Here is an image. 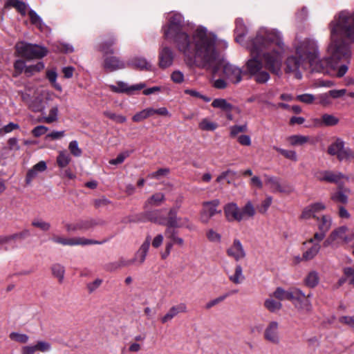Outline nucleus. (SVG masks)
<instances>
[{
	"label": "nucleus",
	"instance_id": "obj_49",
	"mask_svg": "<svg viewBox=\"0 0 354 354\" xmlns=\"http://www.w3.org/2000/svg\"><path fill=\"white\" fill-rule=\"evenodd\" d=\"M331 199L337 203L346 204L348 202V196L342 191H337L331 195Z\"/></svg>",
	"mask_w": 354,
	"mask_h": 354
},
{
	"label": "nucleus",
	"instance_id": "obj_46",
	"mask_svg": "<svg viewBox=\"0 0 354 354\" xmlns=\"http://www.w3.org/2000/svg\"><path fill=\"white\" fill-rule=\"evenodd\" d=\"M30 232L29 230L24 229L20 232L15 233L11 235H8L10 242L15 240H23L30 236Z\"/></svg>",
	"mask_w": 354,
	"mask_h": 354
},
{
	"label": "nucleus",
	"instance_id": "obj_7",
	"mask_svg": "<svg viewBox=\"0 0 354 354\" xmlns=\"http://www.w3.org/2000/svg\"><path fill=\"white\" fill-rule=\"evenodd\" d=\"M113 40L103 41L99 46V50L104 54L103 68L109 72H113L123 69L126 67V64L119 57L109 55L113 53L112 46Z\"/></svg>",
	"mask_w": 354,
	"mask_h": 354
},
{
	"label": "nucleus",
	"instance_id": "obj_45",
	"mask_svg": "<svg viewBox=\"0 0 354 354\" xmlns=\"http://www.w3.org/2000/svg\"><path fill=\"white\" fill-rule=\"evenodd\" d=\"M330 97L329 92H328L318 95L316 98L319 100V104L320 105L326 107L332 104Z\"/></svg>",
	"mask_w": 354,
	"mask_h": 354
},
{
	"label": "nucleus",
	"instance_id": "obj_61",
	"mask_svg": "<svg viewBox=\"0 0 354 354\" xmlns=\"http://www.w3.org/2000/svg\"><path fill=\"white\" fill-rule=\"evenodd\" d=\"M62 178H68V179H74L76 176L70 167H65L60 169L59 174Z\"/></svg>",
	"mask_w": 354,
	"mask_h": 354
},
{
	"label": "nucleus",
	"instance_id": "obj_15",
	"mask_svg": "<svg viewBox=\"0 0 354 354\" xmlns=\"http://www.w3.org/2000/svg\"><path fill=\"white\" fill-rule=\"evenodd\" d=\"M226 253L228 257L233 258L236 261L244 259L246 256L242 243L237 239H235L232 245L227 249Z\"/></svg>",
	"mask_w": 354,
	"mask_h": 354
},
{
	"label": "nucleus",
	"instance_id": "obj_32",
	"mask_svg": "<svg viewBox=\"0 0 354 354\" xmlns=\"http://www.w3.org/2000/svg\"><path fill=\"white\" fill-rule=\"evenodd\" d=\"M273 296L279 300H288L292 301V288L288 290H285L281 287L277 288L273 293Z\"/></svg>",
	"mask_w": 354,
	"mask_h": 354
},
{
	"label": "nucleus",
	"instance_id": "obj_18",
	"mask_svg": "<svg viewBox=\"0 0 354 354\" xmlns=\"http://www.w3.org/2000/svg\"><path fill=\"white\" fill-rule=\"evenodd\" d=\"M264 338L266 340L277 344L279 342V324L277 322H271L265 329Z\"/></svg>",
	"mask_w": 354,
	"mask_h": 354
},
{
	"label": "nucleus",
	"instance_id": "obj_47",
	"mask_svg": "<svg viewBox=\"0 0 354 354\" xmlns=\"http://www.w3.org/2000/svg\"><path fill=\"white\" fill-rule=\"evenodd\" d=\"M44 64H43V62H38L36 64L27 66L25 68V73L28 76H30V75L34 74L35 73L39 72L40 71L44 69Z\"/></svg>",
	"mask_w": 354,
	"mask_h": 354
},
{
	"label": "nucleus",
	"instance_id": "obj_22",
	"mask_svg": "<svg viewBox=\"0 0 354 354\" xmlns=\"http://www.w3.org/2000/svg\"><path fill=\"white\" fill-rule=\"evenodd\" d=\"M187 312V306L184 303H180L176 306L171 307L169 311L161 318V322L165 324L171 321L179 313Z\"/></svg>",
	"mask_w": 354,
	"mask_h": 354
},
{
	"label": "nucleus",
	"instance_id": "obj_64",
	"mask_svg": "<svg viewBox=\"0 0 354 354\" xmlns=\"http://www.w3.org/2000/svg\"><path fill=\"white\" fill-rule=\"evenodd\" d=\"M344 274L346 278H350L349 284L354 286V268L346 267L344 268Z\"/></svg>",
	"mask_w": 354,
	"mask_h": 354
},
{
	"label": "nucleus",
	"instance_id": "obj_6",
	"mask_svg": "<svg viewBox=\"0 0 354 354\" xmlns=\"http://www.w3.org/2000/svg\"><path fill=\"white\" fill-rule=\"evenodd\" d=\"M53 93L47 90L35 89L27 87L25 91L21 92V96L29 107L35 112H40L44 110L42 96H45L46 100L50 99Z\"/></svg>",
	"mask_w": 354,
	"mask_h": 354
},
{
	"label": "nucleus",
	"instance_id": "obj_21",
	"mask_svg": "<svg viewBox=\"0 0 354 354\" xmlns=\"http://www.w3.org/2000/svg\"><path fill=\"white\" fill-rule=\"evenodd\" d=\"M139 220L142 222L150 221L160 225L164 224L163 216L160 210L147 211L140 215Z\"/></svg>",
	"mask_w": 354,
	"mask_h": 354
},
{
	"label": "nucleus",
	"instance_id": "obj_2",
	"mask_svg": "<svg viewBox=\"0 0 354 354\" xmlns=\"http://www.w3.org/2000/svg\"><path fill=\"white\" fill-rule=\"evenodd\" d=\"M246 33L247 28L243 20L236 19V41L250 53L251 57L245 63L248 73L254 76L258 83H266L270 80L269 73L263 70V63L260 59L261 57L268 70L278 76L281 75L284 56L288 50L281 32L275 28L261 27L253 38L244 42Z\"/></svg>",
	"mask_w": 354,
	"mask_h": 354
},
{
	"label": "nucleus",
	"instance_id": "obj_51",
	"mask_svg": "<svg viewBox=\"0 0 354 354\" xmlns=\"http://www.w3.org/2000/svg\"><path fill=\"white\" fill-rule=\"evenodd\" d=\"M185 93L189 95L194 97L200 98L202 99L205 102H209L211 100V98L209 97H207L205 95H202L200 92H198L196 90L194 89H185L184 91Z\"/></svg>",
	"mask_w": 354,
	"mask_h": 354
},
{
	"label": "nucleus",
	"instance_id": "obj_35",
	"mask_svg": "<svg viewBox=\"0 0 354 354\" xmlns=\"http://www.w3.org/2000/svg\"><path fill=\"white\" fill-rule=\"evenodd\" d=\"M229 279L234 284H239L245 279V277L243 274V268L241 265L237 264L236 266L234 274L230 275Z\"/></svg>",
	"mask_w": 354,
	"mask_h": 354
},
{
	"label": "nucleus",
	"instance_id": "obj_42",
	"mask_svg": "<svg viewBox=\"0 0 354 354\" xmlns=\"http://www.w3.org/2000/svg\"><path fill=\"white\" fill-rule=\"evenodd\" d=\"M264 306L270 312L274 313L281 309L282 304L273 299H268L265 301Z\"/></svg>",
	"mask_w": 354,
	"mask_h": 354
},
{
	"label": "nucleus",
	"instance_id": "obj_48",
	"mask_svg": "<svg viewBox=\"0 0 354 354\" xmlns=\"http://www.w3.org/2000/svg\"><path fill=\"white\" fill-rule=\"evenodd\" d=\"M150 111H151V117L156 114L162 116V117H167V118H170L171 116V114L170 113V112L165 106L160 107L158 109H154L153 107H150Z\"/></svg>",
	"mask_w": 354,
	"mask_h": 354
},
{
	"label": "nucleus",
	"instance_id": "obj_26",
	"mask_svg": "<svg viewBox=\"0 0 354 354\" xmlns=\"http://www.w3.org/2000/svg\"><path fill=\"white\" fill-rule=\"evenodd\" d=\"M328 152L330 155H342L348 153L344 142L341 138L335 139V142L329 146Z\"/></svg>",
	"mask_w": 354,
	"mask_h": 354
},
{
	"label": "nucleus",
	"instance_id": "obj_41",
	"mask_svg": "<svg viewBox=\"0 0 354 354\" xmlns=\"http://www.w3.org/2000/svg\"><path fill=\"white\" fill-rule=\"evenodd\" d=\"M198 127L203 131H214L218 125L207 118H203L199 122Z\"/></svg>",
	"mask_w": 354,
	"mask_h": 354
},
{
	"label": "nucleus",
	"instance_id": "obj_53",
	"mask_svg": "<svg viewBox=\"0 0 354 354\" xmlns=\"http://www.w3.org/2000/svg\"><path fill=\"white\" fill-rule=\"evenodd\" d=\"M316 97L310 93H305L297 96V100L306 104H312Z\"/></svg>",
	"mask_w": 354,
	"mask_h": 354
},
{
	"label": "nucleus",
	"instance_id": "obj_56",
	"mask_svg": "<svg viewBox=\"0 0 354 354\" xmlns=\"http://www.w3.org/2000/svg\"><path fill=\"white\" fill-rule=\"evenodd\" d=\"M68 150L72 155H80L82 153L77 140L70 142L68 145Z\"/></svg>",
	"mask_w": 354,
	"mask_h": 354
},
{
	"label": "nucleus",
	"instance_id": "obj_34",
	"mask_svg": "<svg viewBox=\"0 0 354 354\" xmlns=\"http://www.w3.org/2000/svg\"><path fill=\"white\" fill-rule=\"evenodd\" d=\"M319 277L316 271L310 272L304 279L305 285L310 288H315L319 283Z\"/></svg>",
	"mask_w": 354,
	"mask_h": 354
},
{
	"label": "nucleus",
	"instance_id": "obj_30",
	"mask_svg": "<svg viewBox=\"0 0 354 354\" xmlns=\"http://www.w3.org/2000/svg\"><path fill=\"white\" fill-rule=\"evenodd\" d=\"M288 141L292 146H302L313 142L310 137L303 135L291 136L288 138Z\"/></svg>",
	"mask_w": 354,
	"mask_h": 354
},
{
	"label": "nucleus",
	"instance_id": "obj_5",
	"mask_svg": "<svg viewBox=\"0 0 354 354\" xmlns=\"http://www.w3.org/2000/svg\"><path fill=\"white\" fill-rule=\"evenodd\" d=\"M223 212L228 222H241L247 218L253 217L256 212L250 201H248L241 209L234 202L228 203L223 207Z\"/></svg>",
	"mask_w": 354,
	"mask_h": 354
},
{
	"label": "nucleus",
	"instance_id": "obj_33",
	"mask_svg": "<svg viewBox=\"0 0 354 354\" xmlns=\"http://www.w3.org/2000/svg\"><path fill=\"white\" fill-rule=\"evenodd\" d=\"M50 270L53 277H56L58 279L59 283H62L64 278V267L59 263H55L52 265Z\"/></svg>",
	"mask_w": 354,
	"mask_h": 354
},
{
	"label": "nucleus",
	"instance_id": "obj_17",
	"mask_svg": "<svg viewBox=\"0 0 354 354\" xmlns=\"http://www.w3.org/2000/svg\"><path fill=\"white\" fill-rule=\"evenodd\" d=\"M41 113V118L39 120V122H43L47 124L55 122L59 118V106L57 104L50 105L47 110L40 111Z\"/></svg>",
	"mask_w": 354,
	"mask_h": 354
},
{
	"label": "nucleus",
	"instance_id": "obj_14",
	"mask_svg": "<svg viewBox=\"0 0 354 354\" xmlns=\"http://www.w3.org/2000/svg\"><path fill=\"white\" fill-rule=\"evenodd\" d=\"M330 239L331 241L341 240L344 243H348L354 240V232L346 226H340L330 233Z\"/></svg>",
	"mask_w": 354,
	"mask_h": 354
},
{
	"label": "nucleus",
	"instance_id": "obj_59",
	"mask_svg": "<svg viewBox=\"0 0 354 354\" xmlns=\"http://www.w3.org/2000/svg\"><path fill=\"white\" fill-rule=\"evenodd\" d=\"M65 136L64 131H53L49 133H48L46 136L47 140H59Z\"/></svg>",
	"mask_w": 354,
	"mask_h": 354
},
{
	"label": "nucleus",
	"instance_id": "obj_4",
	"mask_svg": "<svg viewBox=\"0 0 354 354\" xmlns=\"http://www.w3.org/2000/svg\"><path fill=\"white\" fill-rule=\"evenodd\" d=\"M214 49L212 56L204 64L198 62H192L189 66L207 68L211 73V82L212 86L218 89L227 87L228 82L238 84L242 80V70L219 57L220 49L227 47V43L216 36Z\"/></svg>",
	"mask_w": 354,
	"mask_h": 354
},
{
	"label": "nucleus",
	"instance_id": "obj_52",
	"mask_svg": "<svg viewBox=\"0 0 354 354\" xmlns=\"http://www.w3.org/2000/svg\"><path fill=\"white\" fill-rule=\"evenodd\" d=\"M165 199V196L162 193H156L152 195L147 201L151 205H158Z\"/></svg>",
	"mask_w": 354,
	"mask_h": 354
},
{
	"label": "nucleus",
	"instance_id": "obj_62",
	"mask_svg": "<svg viewBox=\"0 0 354 354\" xmlns=\"http://www.w3.org/2000/svg\"><path fill=\"white\" fill-rule=\"evenodd\" d=\"M171 79L174 83L180 84L184 81V75L181 71L176 70L171 74Z\"/></svg>",
	"mask_w": 354,
	"mask_h": 354
},
{
	"label": "nucleus",
	"instance_id": "obj_29",
	"mask_svg": "<svg viewBox=\"0 0 354 354\" xmlns=\"http://www.w3.org/2000/svg\"><path fill=\"white\" fill-rule=\"evenodd\" d=\"M177 227H166L165 230V235L167 239L169 240L176 245L182 247L184 245V240L183 238L178 236V232Z\"/></svg>",
	"mask_w": 354,
	"mask_h": 354
},
{
	"label": "nucleus",
	"instance_id": "obj_24",
	"mask_svg": "<svg viewBox=\"0 0 354 354\" xmlns=\"http://www.w3.org/2000/svg\"><path fill=\"white\" fill-rule=\"evenodd\" d=\"M317 178L320 181H326L330 183H337L344 178L341 173H336L330 171H324L317 175Z\"/></svg>",
	"mask_w": 354,
	"mask_h": 354
},
{
	"label": "nucleus",
	"instance_id": "obj_55",
	"mask_svg": "<svg viewBox=\"0 0 354 354\" xmlns=\"http://www.w3.org/2000/svg\"><path fill=\"white\" fill-rule=\"evenodd\" d=\"M272 201V198L271 196H268L265 200H263L261 205L258 207V211L260 213L264 214L267 212L269 207L270 206Z\"/></svg>",
	"mask_w": 354,
	"mask_h": 354
},
{
	"label": "nucleus",
	"instance_id": "obj_16",
	"mask_svg": "<svg viewBox=\"0 0 354 354\" xmlns=\"http://www.w3.org/2000/svg\"><path fill=\"white\" fill-rule=\"evenodd\" d=\"M178 209L177 207H172L169 209L167 216H163L162 225L167 227H182L183 223H181L182 218L178 217Z\"/></svg>",
	"mask_w": 354,
	"mask_h": 354
},
{
	"label": "nucleus",
	"instance_id": "obj_1",
	"mask_svg": "<svg viewBox=\"0 0 354 354\" xmlns=\"http://www.w3.org/2000/svg\"><path fill=\"white\" fill-rule=\"evenodd\" d=\"M329 42L327 56L318 57L317 41L310 38L297 37L293 43L295 55L288 56L284 71L296 79L302 77V73L309 64L313 71L343 77L348 71L346 64L338 66L341 60H348L351 56L348 42H354V10H343L336 13L328 24Z\"/></svg>",
	"mask_w": 354,
	"mask_h": 354
},
{
	"label": "nucleus",
	"instance_id": "obj_20",
	"mask_svg": "<svg viewBox=\"0 0 354 354\" xmlns=\"http://www.w3.org/2000/svg\"><path fill=\"white\" fill-rule=\"evenodd\" d=\"M159 66L166 68L172 65L174 60V53L169 47L162 48L159 52Z\"/></svg>",
	"mask_w": 354,
	"mask_h": 354
},
{
	"label": "nucleus",
	"instance_id": "obj_12",
	"mask_svg": "<svg viewBox=\"0 0 354 354\" xmlns=\"http://www.w3.org/2000/svg\"><path fill=\"white\" fill-rule=\"evenodd\" d=\"M265 183L270 186L273 192L290 194L293 190L292 187L289 184L286 183H281L279 178L277 177L265 175Z\"/></svg>",
	"mask_w": 354,
	"mask_h": 354
},
{
	"label": "nucleus",
	"instance_id": "obj_50",
	"mask_svg": "<svg viewBox=\"0 0 354 354\" xmlns=\"http://www.w3.org/2000/svg\"><path fill=\"white\" fill-rule=\"evenodd\" d=\"M9 337L12 340L21 343V344H25V343L28 342V341L29 339V337L27 335L20 334V333H15V332L11 333L9 335Z\"/></svg>",
	"mask_w": 354,
	"mask_h": 354
},
{
	"label": "nucleus",
	"instance_id": "obj_3",
	"mask_svg": "<svg viewBox=\"0 0 354 354\" xmlns=\"http://www.w3.org/2000/svg\"><path fill=\"white\" fill-rule=\"evenodd\" d=\"M167 23L162 30L165 39L172 41L177 50L183 55L185 62L189 65L196 62L204 64L212 56L216 35L206 27H194L191 35L186 32L188 25L179 12L167 15Z\"/></svg>",
	"mask_w": 354,
	"mask_h": 354
},
{
	"label": "nucleus",
	"instance_id": "obj_27",
	"mask_svg": "<svg viewBox=\"0 0 354 354\" xmlns=\"http://www.w3.org/2000/svg\"><path fill=\"white\" fill-rule=\"evenodd\" d=\"M128 64L138 70H151V64L145 58L142 57H135L129 60Z\"/></svg>",
	"mask_w": 354,
	"mask_h": 354
},
{
	"label": "nucleus",
	"instance_id": "obj_43",
	"mask_svg": "<svg viewBox=\"0 0 354 354\" xmlns=\"http://www.w3.org/2000/svg\"><path fill=\"white\" fill-rule=\"evenodd\" d=\"M31 225L32 226L39 228L44 232L48 231L51 227L50 223L44 221L41 219H34L32 221Z\"/></svg>",
	"mask_w": 354,
	"mask_h": 354
},
{
	"label": "nucleus",
	"instance_id": "obj_60",
	"mask_svg": "<svg viewBox=\"0 0 354 354\" xmlns=\"http://www.w3.org/2000/svg\"><path fill=\"white\" fill-rule=\"evenodd\" d=\"M37 351L47 352L50 350L51 346L48 342L44 341H39L35 344Z\"/></svg>",
	"mask_w": 354,
	"mask_h": 354
},
{
	"label": "nucleus",
	"instance_id": "obj_39",
	"mask_svg": "<svg viewBox=\"0 0 354 354\" xmlns=\"http://www.w3.org/2000/svg\"><path fill=\"white\" fill-rule=\"evenodd\" d=\"M318 227L319 231L326 233L331 226V218L330 216L324 215L320 220L319 219Z\"/></svg>",
	"mask_w": 354,
	"mask_h": 354
},
{
	"label": "nucleus",
	"instance_id": "obj_58",
	"mask_svg": "<svg viewBox=\"0 0 354 354\" xmlns=\"http://www.w3.org/2000/svg\"><path fill=\"white\" fill-rule=\"evenodd\" d=\"M228 296H229V294H225V295H221L214 299L209 301V302H207L206 304L205 308L210 309L213 306H214L218 304L219 303L222 302L223 301H224Z\"/></svg>",
	"mask_w": 354,
	"mask_h": 354
},
{
	"label": "nucleus",
	"instance_id": "obj_54",
	"mask_svg": "<svg viewBox=\"0 0 354 354\" xmlns=\"http://www.w3.org/2000/svg\"><path fill=\"white\" fill-rule=\"evenodd\" d=\"M206 236L207 239L211 242L219 243L221 239V234L212 229H210L207 232Z\"/></svg>",
	"mask_w": 354,
	"mask_h": 354
},
{
	"label": "nucleus",
	"instance_id": "obj_28",
	"mask_svg": "<svg viewBox=\"0 0 354 354\" xmlns=\"http://www.w3.org/2000/svg\"><path fill=\"white\" fill-rule=\"evenodd\" d=\"M79 229L81 231L89 230L95 226L103 225L105 222L100 218H88L85 220H80L77 221Z\"/></svg>",
	"mask_w": 354,
	"mask_h": 354
},
{
	"label": "nucleus",
	"instance_id": "obj_25",
	"mask_svg": "<svg viewBox=\"0 0 354 354\" xmlns=\"http://www.w3.org/2000/svg\"><path fill=\"white\" fill-rule=\"evenodd\" d=\"M339 122V119L334 114L324 113L320 118L314 120V122L317 126L332 127L337 125Z\"/></svg>",
	"mask_w": 354,
	"mask_h": 354
},
{
	"label": "nucleus",
	"instance_id": "obj_23",
	"mask_svg": "<svg viewBox=\"0 0 354 354\" xmlns=\"http://www.w3.org/2000/svg\"><path fill=\"white\" fill-rule=\"evenodd\" d=\"M136 261V259H126L123 257L120 258L118 261L108 263L104 266V269L109 272H114L122 268L128 267Z\"/></svg>",
	"mask_w": 354,
	"mask_h": 354
},
{
	"label": "nucleus",
	"instance_id": "obj_44",
	"mask_svg": "<svg viewBox=\"0 0 354 354\" xmlns=\"http://www.w3.org/2000/svg\"><path fill=\"white\" fill-rule=\"evenodd\" d=\"M28 15L31 23L39 29H42L43 22L41 17L32 10H28Z\"/></svg>",
	"mask_w": 354,
	"mask_h": 354
},
{
	"label": "nucleus",
	"instance_id": "obj_9",
	"mask_svg": "<svg viewBox=\"0 0 354 354\" xmlns=\"http://www.w3.org/2000/svg\"><path fill=\"white\" fill-rule=\"evenodd\" d=\"M51 241L55 243L61 244L63 245H101L106 243L108 239L103 241H96L93 239H86L84 237L75 238H64L60 236L54 235L51 237Z\"/></svg>",
	"mask_w": 354,
	"mask_h": 354
},
{
	"label": "nucleus",
	"instance_id": "obj_13",
	"mask_svg": "<svg viewBox=\"0 0 354 354\" xmlns=\"http://www.w3.org/2000/svg\"><path fill=\"white\" fill-rule=\"evenodd\" d=\"M110 89L115 93H124L127 95H133L136 91H140L146 87L145 83H138L133 85H129L127 83L119 81L116 84L109 85Z\"/></svg>",
	"mask_w": 354,
	"mask_h": 354
},
{
	"label": "nucleus",
	"instance_id": "obj_38",
	"mask_svg": "<svg viewBox=\"0 0 354 354\" xmlns=\"http://www.w3.org/2000/svg\"><path fill=\"white\" fill-rule=\"evenodd\" d=\"M46 77L49 82L52 84L53 86L58 91H62V88L61 85L57 82V73L55 69L48 70L46 72Z\"/></svg>",
	"mask_w": 354,
	"mask_h": 354
},
{
	"label": "nucleus",
	"instance_id": "obj_57",
	"mask_svg": "<svg viewBox=\"0 0 354 354\" xmlns=\"http://www.w3.org/2000/svg\"><path fill=\"white\" fill-rule=\"evenodd\" d=\"M169 172V169L167 168H161L148 175V177L150 178H156L159 179L162 176H167Z\"/></svg>",
	"mask_w": 354,
	"mask_h": 354
},
{
	"label": "nucleus",
	"instance_id": "obj_36",
	"mask_svg": "<svg viewBox=\"0 0 354 354\" xmlns=\"http://www.w3.org/2000/svg\"><path fill=\"white\" fill-rule=\"evenodd\" d=\"M6 6L15 8L22 15H25L28 11L27 6L18 0H8Z\"/></svg>",
	"mask_w": 354,
	"mask_h": 354
},
{
	"label": "nucleus",
	"instance_id": "obj_37",
	"mask_svg": "<svg viewBox=\"0 0 354 354\" xmlns=\"http://www.w3.org/2000/svg\"><path fill=\"white\" fill-rule=\"evenodd\" d=\"M212 105L214 108L221 109V110L226 112H230L232 109V104L228 103L226 100L223 98L215 99L212 102Z\"/></svg>",
	"mask_w": 354,
	"mask_h": 354
},
{
	"label": "nucleus",
	"instance_id": "obj_11",
	"mask_svg": "<svg viewBox=\"0 0 354 354\" xmlns=\"http://www.w3.org/2000/svg\"><path fill=\"white\" fill-rule=\"evenodd\" d=\"M219 205L220 201L218 199L203 202V209L200 214L201 221L204 224H207L212 217L216 214H221V210H217L216 209Z\"/></svg>",
	"mask_w": 354,
	"mask_h": 354
},
{
	"label": "nucleus",
	"instance_id": "obj_31",
	"mask_svg": "<svg viewBox=\"0 0 354 354\" xmlns=\"http://www.w3.org/2000/svg\"><path fill=\"white\" fill-rule=\"evenodd\" d=\"M321 248L319 243L313 244L310 248L303 253L301 261H308L315 258Z\"/></svg>",
	"mask_w": 354,
	"mask_h": 354
},
{
	"label": "nucleus",
	"instance_id": "obj_8",
	"mask_svg": "<svg viewBox=\"0 0 354 354\" xmlns=\"http://www.w3.org/2000/svg\"><path fill=\"white\" fill-rule=\"evenodd\" d=\"M16 52L19 56L28 59H39L47 55L46 48L24 41H19L15 46Z\"/></svg>",
	"mask_w": 354,
	"mask_h": 354
},
{
	"label": "nucleus",
	"instance_id": "obj_10",
	"mask_svg": "<svg viewBox=\"0 0 354 354\" xmlns=\"http://www.w3.org/2000/svg\"><path fill=\"white\" fill-rule=\"evenodd\" d=\"M311 296V292L305 295L300 289L292 288V299L291 301L294 302L295 307L298 309L308 313L312 310V304L309 299Z\"/></svg>",
	"mask_w": 354,
	"mask_h": 354
},
{
	"label": "nucleus",
	"instance_id": "obj_19",
	"mask_svg": "<svg viewBox=\"0 0 354 354\" xmlns=\"http://www.w3.org/2000/svg\"><path fill=\"white\" fill-rule=\"evenodd\" d=\"M47 169L46 163L45 161H39L35 165L30 169L27 171L25 182L26 185H30L32 181L36 179L39 174L45 171Z\"/></svg>",
	"mask_w": 354,
	"mask_h": 354
},
{
	"label": "nucleus",
	"instance_id": "obj_40",
	"mask_svg": "<svg viewBox=\"0 0 354 354\" xmlns=\"http://www.w3.org/2000/svg\"><path fill=\"white\" fill-rule=\"evenodd\" d=\"M150 117H151L150 107H147L133 115L132 120L135 122H140Z\"/></svg>",
	"mask_w": 354,
	"mask_h": 354
},
{
	"label": "nucleus",
	"instance_id": "obj_63",
	"mask_svg": "<svg viewBox=\"0 0 354 354\" xmlns=\"http://www.w3.org/2000/svg\"><path fill=\"white\" fill-rule=\"evenodd\" d=\"M48 131V127L43 126V125H39V126L35 127L32 130V133L35 137L37 138L42 135L46 134Z\"/></svg>",
	"mask_w": 354,
	"mask_h": 354
}]
</instances>
